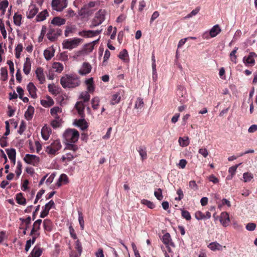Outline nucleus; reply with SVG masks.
<instances>
[{
	"label": "nucleus",
	"mask_w": 257,
	"mask_h": 257,
	"mask_svg": "<svg viewBox=\"0 0 257 257\" xmlns=\"http://www.w3.org/2000/svg\"><path fill=\"white\" fill-rule=\"evenodd\" d=\"M60 83L64 88H74L80 84V81L75 74H66L61 78Z\"/></svg>",
	"instance_id": "nucleus-1"
},
{
	"label": "nucleus",
	"mask_w": 257,
	"mask_h": 257,
	"mask_svg": "<svg viewBox=\"0 0 257 257\" xmlns=\"http://www.w3.org/2000/svg\"><path fill=\"white\" fill-rule=\"evenodd\" d=\"M100 5L99 1H91L88 4L83 6V7L79 11V16L84 17L92 15L96 9H92L95 7H98Z\"/></svg>",
	"instance_id": "nucleus-2"
},
{
	"label": "nucleus",
	"mask_w": 257,
	"mask_h": 257,
	"mask_svg": "<svg viewBox=\"0 0 257 257\" xmlns=\"http://www.w3.org/2000/svg\"><path fill=\"white\" fill-rule=\"evenodd\" d=\"M63 137L67 143H75L79 139V133L75 129H68L64 133Z\"/></svg>",
	"instance_id": "nucleus-3"
},
{
	"label": "nucleus",
	"mask_w": 257,
	"mask_h": 257,
	"mask_svg": "<svg viewBox=\"0 0 257 257\" xmlns=\"http://www.w3.org/2000/svg\"><path fill=\"white\" fill-rule=\"evenodd\" d=\"M105 14L106 12L104 10H99L95 14L90 27L93 28L101 24L105 20Z\"/></svg>",
	"instance_id": "nucleus-4"
},
{
	"label": "nucleus",
	"mask_w": 257,
	"mask_h": 257,
	"mask_svg": "<svg viewBox=\"0 0 257 257\" xmlns=\"http://www.w3.org/2000/svg\"><path fill=\"white\" fill-rule=\"evenodd\" d=\"M81 40V39L78 38L65 40L62 43L63 48L69 50L75 48L79 46Z\"/></svg>",
	"instance_id": "nucleus-5"
},
{
	"label": "nucleus",
	"mask_w": 257,
	"mask_h": 257,
	"mask_svg": "<svg viewBox=\"0 0 257 257\" xmlns=\"http://www.w3.org/2000/svg\"><path fill=\"white\" fill-rule=\"evenodd\" d=\"M61 145L59 140H55L46 149V152L49 155H55L57 152L61 148Z\"/></svg>",
	"instance_id": "nucleus-6"
},
{
	"label": "nucleus",
	"mask_w": 257,
	"mask_h": 257,
	"mask_svg": "<svg viewBox=\"0 0 257 257\" xmlns=\"http://www.w3.org/2000/svg\"><path fill=\"white\" fill-rule=\"evenodd\" d=\"M62 31L60 29L50 27L48 29L47 36L50 41L54 42L59 36L62 35Z\"/></svg>",
	"instance_id": "nucleus-7"
},
{
	"label": "nucleus",
	"mask_w": 257,
	"mask_h": 257,
	"mask_svg": "<svg viewBox=\"0 0 257 257\" xmlns=\"http://www.w3.org/2000/svg\"><path fill=\"white\" fill-rule=\"evenodd\" d=\"M52 8L53 10L61 12L66 8L67 6V0H52Z\"/></svg>",
	"instance_id": "nucleus-8"
},
{
	"label": "nucleus",
	"mask_w": 257,
	"mask_h": 257,
	"mask_svg": "<svg viewBox=\"0 0 257 257\" xmlns=\"http://www.w3.org/2000/svg\"><path fill=\"white\" fill-rule=\"evenodd\" d=\"M24 160L26 163L36 167L38 166L40 159L36 155L27 154L25 155Z\"/></svg>",
	"instance_id": "nucleus-9"
},
{
	"label": "nucleus",
	"mask_w": 257,
	"mask_h": 257,
	"mask_svg": "<svg viewBox=\"0 0 257 257\" xmlns=\"http://www.w3.org/2000/svg\"><path fill=\"white\" fill-rule=\"evenodd\" d=\"M161 240L167 248L168 252H171L172 250L170 248V246L175 247V244L172 240L170 234L168 232L166 233L162 236Z\"/></svg>",
	"instance_id": "nucleus-10"
},
{
	"label": "nucleus",
	"mask_w": 257,
	"mask_h": 257,
	"mask_svg": "<svg viewBox=\"0 0 257 257\" xmlns=\"http://www.w3.org/2000/svg\"><path fill=\"white\" fill-rule=\"evenodd\" d=\"M124 94V91L122 89L118 90L112 95L111 100V104L115 105L118 103L120 102L121 96H123Z\"/></svg>",
	"instance_id": "nucleus-11"
},
{
	"label": "nucleus",
	"mask_w": 257,
	"mask_h": 257,
	"mask_svg": "<svg viewBox=\"0 0 257 257\" xmlns=\"http://www.w3.org/2000/svg\"><path fill=\"white\" fill-rule=\"evenodd\" d=\"M54 202L51 200L48 203H47L44 206L42 207L43 210L41 211L40 214V217L45 218L47 216L49 212V210L54 207Z\"/></svg>",
	"instance_id": "nucleus-12"
},
{
	"label": "nucleus",
	"mask_w": 257,
	"mask_h": 257,
	"mask_svg": "<svg viewBox=\"0 0 257 257\" xmlns=\"http://www.w3.org/2000/svg\"><path fill=\"white\" fill-rule=\"evenodd\" d=\"M256 54L254 52H250L247 56H244L243 58V62L246 66L249 65L253 66L255 64L254 57H256Z\"/></svg>",
	"instance_id": "nucleus-13"
},
{
	"label": "nucleus",
	"mask_w": 257,
	"mask_h": 257,
	"mask_svg": "<svg viewBox=\"0 0 257 257\" xmlns=\"http://www.w3.org/2000/svg\"><path fill=\"white\" fill-rule=\"evenodd\" d=\"M219 220L223 226H227L229 225V223L230 222V218L228 213L226 212H222L220 214Z\"/></svg>",
	"instance_id": "nucleus-14"
},
{
	"label": "nucleus",
	"mask_w": 257,
	"mask_h": 257,
	"mask_svg": "<svg viewBox=\"0 0 257 257\" xmlns=\"http://www.w3.org/2000/svg\"><path fill=\"white\" fill-rule=\"evenodd\" d=\"M101 33V31H92V30H88V31H82L79 33V35L81 36H83L85 37H93Z\"/></svg>",
	"instance_id": "nucleus-15"
},
{
	"label": "nucleus",
	"mask_w": 257,
	"mask_h": 257,
	"mask_svg": "<svg viewBox=\"0 0 257 257\" xmlns=\"http://www.w3.org/2000/svg\"><path fill=\"white\" fill-rule=\"evenodd\" d=\"M91 66L87 62L83 64L82 68L79 70V73L81 75H85L89 73L91 70Z\"/></svg>",
	"instance_id": "nucleus-16"
},
{
	"label": "nucleus",
	"mask_w": 257,
	"mask_h": 257,
	"mask_svg": "<svg viewBox=\"0 0 257 257\" xmlns=\"http://www.w3.org/2000/svg\"><path fill=\"white\" fill-rule=\"evenodd\" d=\"M38 8L34 5H31L29 7L27 13V17L28 19H32L38 13Z\"/></svg>",
	"instance_id": "nucleus-17"
},
{
	"label": "nucleus",
	"mask_w": 257,
	"mask_h": 257,
	"mask_svg": "<svg viewBox=\"0 0 257 257\" xmlns=\"http://www.w3.org/2000/svg\"><path fill=\"white\" fill-rule=\"evenodd\" d=\"M85 84L87 85V91L92 93L95 90V85L92 77L89 78L85 80Z\"/></svg>",
	"instance_id": "nucleus-18"
},
{
	"label": "nucleus",
	"mask_w": 257,
	"mask_h": 257,
	"mask_svg": "<svg viewBox=\"0 0 257 257\" xmlns=\"http://www.w3.org/2000/svg\"><path fill=\"white\" fill-rule=\"evenodd\" d=\"M51 133V129L50 127L47 126L46 125L44 126L41 130L42 137L44 140L47 141L49 139L50 134Z\"/></svg>",
	"instance_id": "nucleus-19"
},
{
	"label": "nucleus",
	"mask_w": 257,
	"mask_h": 257,
	"mask_svg": "<svg viewBox=\"0 0 257 257\" xmlns=\"http://www.w3.org/2000/svg\"><path fill=\"white\" fill-rule=\"evenodd\" d=\"M36 74L41 84H43L45 82V77L43 72V69L41 67H38L36 71Z\"/></svg>",
	"instance_id": "nucleus-20"
},
{
	"label": "nucleus",
	"mask_w": 257,
	"mask_h": 257,
	"mask_svg": "<svg viewBox=\"0 0 257 257\" xmlns=\"http://www.w3.org/2000/svg\"><path fill=\"white\" fill-rule=\"evenodd\" d=\"M75 108L77 109L79 115L82 118L85 116L84 114V105L82 102H77L75 104Z\"/></svg>",
	"instance_id": "nucleus-21"
},
{
	"label": "nucleus",
	"mask_w": 257,
	"mask_h": 257,
	"mask_svg": "<svg viewBox=\"0 0 257 257\" xmlns=\"http://www.w3.org/2000/svg\"><path fill=\"white\" fill-rule=\"evenodd\" d=\"M28 90L33 98L37 97L36 90L37 88L32 82H30L27 85Z\"/></svg>",
	"instance_id": "nucleus-22"
},
{
	"label": "nucleus",
	"mask_w": 257,
	"mask_h": 257,
	"mask_svg": "<svg viewBox=\"0 0 257 257\" xmlns=\"http://www.w3.org/2000/svg\"><path fill=\"white\" fill-rule=\"evenodd\" d=\"M75 124L82 130H86L88 127V123L84 118L76 120Z\"/></svg>",
	"instance_id": "nucleus-23"
},
{
	"label": "nucleus",
	"mask_w": 257,
	"mask_h": 257,
	"mask_svg": "<svg viewBox=\"0 0 257 257\" xmlns=\"http://www.w3.org/2000/svg\"><path fill=\"white\" fill-rule=\"evenodd\" d=\"M7 153L8 155V157L14 165L16 163V151L15 149H7L6 150Z\"/></svg>",
	"instance_id": "nucleus-24"
},
{
	"label": "nucleus",
	"mask_w": 257,
	"mask_h": 257,
	"mask_svg": "<svg viewBox=\"0 0 257 257\" xmlns=\"http://www.w3.org/2000/svg\"><path fill=\"white\" fill-rule=\"evenodd\" d=\"M42 222V220L40 219L37 220L35 221L33 224V228L31 230L30 235H32L35 234V233H37L38 231L40 229V225Z\"/></svg>",
	"instance_id": "nucleus-25"
},
{
	"label": "nucleus",
	"mask_w": 257,
	"mask_h": 257,
	"mask_svg": "<svg viewBox=\"0 0 257 257\" xmlns=\"http://www.w3.org/2000/svg\"><path fill=\"white\" fill-rule=\"evenodd\" d=\"M41 104L45 107H48L52 106L54 104L53 99L49 96H47L46 99L41 100Z\"/></svg>",
	"instance_id": "nucleus-26"
},
{
	"label": "nucleus",
	"mask_w": 257,
	"mask_h": 257,
	"mask_svg": "<svg viewBox=\"0 0 257 257\" xmlns=\"http://www.w3.org/2000/svg\"><path fill=\"white\" fill-rule=\"evenodd\" d=\"M34 107L31 105H29L27 110L25 113V117L28 120H30L32 119L34 113Z\"/></svg>",
	"instance_id": "nucleus-27"
},
{
	"label": "nucleus",
	"mask_w": 257,
	"mask_h": 257,
	"mask_svg": "<svg viewBox=\"0 0 257 257\" xmlns=\"http://www.w3.org/2000/svg\"><path fill=\"white\" fill-rule=\"evenodd\" d=\"M66 23V20L59 17H55L51 21V23L54 25L60 26L64 25Z\"/></svg>",
	"instance_id": "nucleus-28"
},
{
	"label": "nucleus",
	"mask_w": 257,
	"mask_h": 257,
	"mask_svg": "<svg viewBox=\"0 0 257 257\" xmlns=\"http://www.w3.org/2000/svg\"><path fill=\"white\" fill-rule=\"evenodd\" d=\"M31 69V62L30 58L27 57L24 64V72L28 75L30 73Z\"/></svg>",
	"instance_id": "nucleus-29"
},
{
	"label": "nucleus",
	"mask_w": 257,
	"mask_h": 257,
	"mask_svg": "<svg viewBox=\"0 0 257 257\" xmlns=\"http://www.w3.org/2000/svg\"><path fill=\"white\" fill-rule=\"evenodd\" d=\"M221 32V29L218 25L214 26L210 30L209 35L211 38L215 37Z\"/></svg>",
	"instance_id": "nucleus-30"
},
{
	"label": "nucleus",
	"mask_w": 257,
	"mask_h": 257,
	"mask_svg": "<svg viewBox=\"0 0 257 257\" xmlns=\"http://www.w3.org/2000/svg\"><path fill=\"white\" fill-rule=\"evenodd\" d=\"M55 50L50 48L47 49L44 51V56L45 58L47 60H50L54 56Z\"/></svg>",
	"instance_id": "nucleus-31"
},
{
	"label": "nucleus",
	"mask_w": 257,
	"mask_h": 257,
	"mask_svg": "<svg viewBox=\"0 0 257 257\" xmlns=\"http://www.w3.org/2000/svg\"><path fill=\"white\" fill-rule=\"evenodd\" d=\"M42 248L35 246L28 257H40L42 253Z\"/></svg>",
	"instance_id": "nucleus-32"
},
{
	"label": "nucleus",
	"mask_w": 257,
	"mask_h": 257,
	"mask_svg": "<svg viewBox=\"0 0 257 257\" xmlns=\"http://www.w3.org/2000/svg\"><path fill=\"white\" fill-rule=\"evenodd\" d=\"M43 226L45 231L50 232L52 230V222L50 219H45L43 221Z\"/></svg>",
	"instance_id": "nucleus-33"
},
{
	"label": "nucleus",
	"mask_w": 257,
	"mask_h": 257,
	"mask_svg": "<svg viewBox=\"0 0 257 257\" xmlns=\"http://www.w3.org/2000/svg\"><path fill=\"white\" fill-rule=\"evenodd\" d=\"M67 184L68 182V178L66 174H61L59 178L58 182L56 183V186L58 187L62 185V183Z\"/></svg>",
	"instance_id": "nucleus-34"
},
{
	"label": "nucleus",
	"mask_w": 257,
	"mask_h": 257,
	"mask_svg": "<svg viewBox=\"0 0 257 257\" xmlns=\"http://www.w3.org/2000/svg\"><path fill=\"white\" fill-rule=\"evenodd\" d=\"M208 247L212 250H222V246L217 242H213L209 244Z\"/></svg>",
	"instance_id": "nucleus-35"
},
{
	"label": "nucleus",
	"mask_w": 257,
	"mask_h": 257,
	"mask_svg": "<svg viewBox=\"0 0 257 257\" xmlns=\"http://www.w3.org/2000/svg\"><path fill=\"white\" fill-rule=\"evenodd\" d=\"M16 200L19 204L25 205L26 204V199L24 197L22 193H19L17 194Z\"/></svg>",
	"instance_id": "nucleus-36"
},
{
	"label": "nucleus",
	"mask_w": 257,
	"mask_h": 257,
	"mask_svg": "<svg viewBox=\"0 0 257 257\" xmlns=\"http://www.w3.org/2000/svg\"><path fill=\"white\" fill-rule=\"evenodd\" d=\"M52 68L58 73H61L64 68L63 65L60 62H54L52 64Z\"/></svg>",
	"instance_id": "nucleus-37"
},
{
	"label": "nucleus",
	"mask_w": 257,
	"mask_h": 257,
	"mask_svg": "<svg viewBox=\"0 0 257 257\" xmlns=\"http://www.w3.org/2000/svg\"><path fill=\"white\" fill-rule=\"evenodd\" d=\"M48 15L49 14L47 11L44 10L37 15L36 20L38 22L44 21Z\"/></svg>",
	"instance_id": "nucleus-38"
},
{
	"label": "nucleus",
	"mask_w": 257,
	"mask_h": 257,
	"mask_svg": "<svg viewBox=\"0 0 257 257\" xmlns=\"http://www.w3.org/2000/svg\"><path fill=\"white\" fill-rule=\"evenodd\" d=\"M178 142L181 147H186L189 144V138L187 137H184L183 138L180 137Z\"/></svg>",
	"instance_id": "nucleus-39"
},
{
	"label": "nucleus",
	"mask_w": 257,
	"mask_h": 257,
	"mask_svg": "<svg viewBox=\"0 0 257 257\" xmlns=\"http://www.w3.org/2000/svg\"><path fill=\"white\" fill-rule=\"evenodd\" d=\"M138 152L141 157L142 160H144L147 158L146 148L145 147H140L139 148Z\"/></svg>",
	"instance_id": "nucleus-40"
},
{
	"label": "nucleus",
	"mask_w": 257,
	"mask_h": 257,
	"mask_svg": "<svg viewBox=\"0 0 257 257\" xmlns=\"http://www.w3.org/2000/svg\"><path fill=\"white\" fill-rule=\"evenodd\" d=\"M118 57L120 59L123 60L124 61H127L128 54L127 50L126 49H123L121 51H120Z\"/></svg>",
	"instance_id": "nucleus-41"
},
{
	"label": "nucleus",
	"mask_w": 257,
	"mask_h": 257,
	"mask_svg": "<svg viewBox=\"0 0 257 257\" xmlns=\"http://www.w3.org/2000/svg\"><path fill=\"white\" fill-rule=\"evenodd\" d=\"M144 105L143 98L138 97L136 101L135 107L138 109H141Z\"/></svg>",
	"instance_id": "nucleus-42"
},
{
	"label": "nucleus",
	"mask_w": 257,
	"mask_h": 257,
	"mask_svg": "<svg viewBox=\"0 0 257 257\" xmlns=\"http://www.w3.org/2000/svg\"><path fill=\"white\" fill-rule=\"evenodd\" d=\"M22 15L21 14H15L14 16V24L18 26L21 25Z\"/></svg>",
	"instance_id": "nucleus-43"
},
{
	"label": "nucleus",
	"mask_w": 257,
	"mask_h": 257,
	"mask_svg": "<svg viewBox=\"0 0 257 257\" xmlns=\"http://www.w3.org/2000/svg\"><path fill=\"white\" fill-rule=\"evenodd\" d=\"M89 93L88 91L82 92L80 94V98L83 99L84 102L88 101L90 98Z\"/></svg>",
	"instance_id": "nucleus-44"
},
{
	"label": "nucleus",
	"mask_w": 257,
	"mask_h": 257,
	"mask_svg": "<svg viewBox=\"0 0 257 257\" xmlns=\"http://www.w3.org/2000/svg\"><path fill=\"white\" fill-rule=\"evenodd\" d=\"M99 103V99L98 97H94L91 100L92 107L94 110L97 109L98 108Z\"/></svg>",
	"instance_id": "nucleus-45"
},
{
	"label": "nucleus",
	"mask_w": 257,
	"mask_h": 257,
	"mask_svg": "<svg viewBox=\"0 0 257 257\" xmlns=\"http://www.w3.org/2000/svg\"><path fill=\"white\" fill-rule=\"evenodd\" d=\"M9 6L8 0H4L0 3V10H2L3 14L4 15L7 8Z\"/></svg>",
	"instance_id": "nucleus-46"
},
{
	"label": "nucleus",
	"mask_w": 257,
	"mask_h": 257,
	"mask_svg": "<svg viewBox=\"0 0 257 257\" xmlns=\"http://www.w3.org/2000/svg\"><path fill=\"white\" fill-rule=\"evenodd\" d=\"M78 221L81 229L83 230L84 228V220L83 219V213L80 211H78Z\"/></svg>",
	"instance_id": "nucleus-47"
},
{
	"label": "nucleus",
	"mask_w": 257,
	"mask_h": 257,
	"mask_svg": "<svg viewBox=\"0 0 257 257\" xmlns=\"http://www.w3.org/2000/svg\"><path fill=\"white\" fill-rule=\"evenodd\" d=\"M154 195L158 200L160 201L162 200L163 198L162 189L160 188L156 189L154 192Z\"/></svg>",
	"instance_id": "nucleus-48"
},
{
	"label": "nucleus",
	"mask_w": 257,
	"mask_h": 257,
	"mask_svg": "<svg viewBox=\"0 0 257 257\" xmlns=\"http://www.w3.org/2000/svg\"><path fill=\"white\" fill-rule=\"evenodd\" d=\"M141 203L148 206L150 209L155 208V204L151 201L147 199H143L141 200Z\"/></svg>",
	"instance_id": "nucleus-49"
},
{
	"label": "nucleus",
	"mask_w": 257,
	"mask_h": 257,
	"mask_svg": "<svg viewBox=\"0 0 257 257\" xmlns=\"http://www.w3.org/2000/svg\"><path fill=\"white\" fill-rule=\"evenodd\" d=\"M1 80L6 81L8 79V71L6 68H2L1 70Z\"/></svg>",
	"instance_id": "nucleus-50"
},
{
	"label": "nucleus",
	"mask_w": 257,
	"mask_h": 257,
	"mask_svg": "<svg viewBox=\"0 0 257 257\" xmlns=\"http://www.w3.org/2000/svg\"><path fill=\"white\" fill-rule=\"evenodd\" d=\"M240 164H239L238 165H235L229 168L228 172L231 175V178H232L233 177V176L235 175L237 168L238 167V166Z\"/></svg>",
	"instance_id": "nucleus-51"
},
{
	"label": "nucleus",
	"mask_w": 257,
	"mask_h": 257,
	"mask_svg": "<svg viewBox=\"0 0 257 257\" xmlns=\"http://www.w3.org/2000/svg\"><path fill=\"white\" fill-rule=\"evenodd\" d=\"M0 30L1 33L4 38L7 37V32L5 28V25L3 22L2 19H0Z\"/></svg>",
	"instance_id": "nucleus-52"
},
{
	"label": "nucleus",
	"mask_w": 257,
	"mask_h": 257,
	"mask_svg": "<svg viewBox=\"0 0 257 257\" xmlns=\"http://www.w3.org/2000/svg\"><path fill=\"white\" fill-rule=\"evenodd\" d=\"M181 215L183 218L186 219L187 220H190L191 219L190 213L187 210H181Z\"/></svg>",
	"instance_id": "nucleus-53"
},
{
	"label": "nucleus",
	"mask_w": 257,
	"mask_h": 257,
	"mask_svg": "<svg viewBox=\"0 0 257 257\" xmlns=\"http://www.w3.org/2000/svg\"><path fill=\"white\" fill-rule=\"evenodd\" d=\"M31 223V217L28 216L27 217V220L25 224L22 226L20 227V229H25V230H28L29 228V226Z\"/></svg>",
	"instance_id": "nucleus-54"
},
{
	"label": "nucleus",
	"mask_w": 257,
	"mask_h": 257,
	"mask_svg": "<svg viewBox=\"0 0 257 257\" xmlns=\"http://www.w3.org/2000/svg\"><path fill=\"white\" fill-rule=\"evenodd\" d=\"M26 122H25V121L22 120L21 122L19 129L18 131V133L20 134V135H22L24 133L25 130H26Z\"/></svg>",
	"instance_id": "nucleus-55"
},
{
	"label": "nucleus",
	"mask_w": 257,
	"mask_h": 257,
	"mask_svg": "<svg viewBox=\"0 0 257 257\" xmlns=\"http://www.w3.org/2000/svg\"><path fill=\"white\" fill-rule=\"evenodd\" d=\"M22 163L20 161L17 163V169L16 170V173L18 178L19 177L20 175L22 173Z\"/></svg>",
	"instance_id": "nucleus-56"
},
{
	"label": "nucleus",
	"mask_w": 257,
	"mask_h": 257,
	"mask_svg": "<svg viewBox=\"0 0 257 257\" xmlns=\"http://www.w3.org/2000/svg\"><path fill=\"white\" fill-rule=\"evenodd\" d=\"M74 158V156L71 153H67L65 156H63L62 160L63 161H71Z\"/></svg>",
	"instance_id": "nucleus-57"
},
{
	"label": "nucleus",
	"mask_w": 257,
	"mask_h": 257,
	"mask_svg": "<svg viewBox=\"0 0 257 257\" xmlns=\"http://www.w3.org/2000/svg\"><path fill=\"white\" fill-rule=\"evenodd\" d=\"M61 119H54L52 121L51 124L53 128H57L61 125Z\"/></svg>",
	"instance_id": "nucleus-58"
},
{
	"label": "nucleus",
	"mask_w": 257,
	"mask_h": 257,
	"mask_svg": "<svg viewBox=\"0 0 257 257\" xmlns=\"http://www.w3.org/2000/svg\"><path fill=\"white\" fill-rule=\"evenodd\" d=\"M243 178L244 182H247L250 181L253 178V175L250 173H244L243 174Z\"/></svg>",
	"instance_id": "nucleus-59"
},
{
	"label": "nucleus",
	"mask_w": 257,
	"mask_h": 257,
	"mask_svg": "<svg viewBox=\"0 0 257 257\" xmlns=\"http://www.w3.org/2000/svg\"><path fill=\"white\" fill-rule=\"evenodd\" d=\"M50 112L52 115L58 114V113L61 112V108L58 106H55L51 109Z\"/></svg>",
	"instance_id": "nucleus-60"
},
{
	"label": "nucleus",
	"mask_w": 257,
	"mask_h": 257,
	"mask_svg": "<svg viewBox=\"0 0 257 257\" xmlns=\"http://www.w3.org/2000/svg\"><path fill=\"white\" fill-rule=\"evenodd\" d=\"M46 31H47V28L46 26H43L42 27V30H41V34H40V36L39 37V42H41L43 39V38L46 33Z\"/></svg>",
	"instance_id": "nucleus-61"
},
{
	"label": "nucleus",
	"mask_w": 257,
	"mask_h": 257,
	"mask_svg": "<svg viewBox=\"0 0 257 257\" xmlns=\"http://www.w3.org/2000/svg\"><path fill=\"white\" fill-rule=\"evenodd\" d=\"M195 216L197 220H202L205 219V214H204L200 211H196L195 213Z\"/></svg>",
	"instance_id": "nucleus-62"
},
{
	"label": "nucleus",
	"mask_w": 257,
	"mask_h": 257,
	"mask_svg": "<svg viewBox=\"0 0 257 257\" xmlns=\"http://www.w3.org/2000/svg\"><path fill=\"white\" fill-rule=\"evenodd\" d=\"M75 248L77 250V251L79 254V255H80L81 254L82 251V247L81 246V242H80V241L79 240H77L76 241Z\"/></svg>",
	"instance_id": "nucleus-63"
},
{
	"label": "nucleus",
	"mask_w": 257,
	"mask_h": 257,
	"mask_svg": "<svg viewBox=\"0 0 257 257\" xmlns=\"http://www.w3.org/2000/svg\"><path fill=\"white\" fill-rule=\"evenodd\" d=\"M7 138L5 136H3L0 139V145L3 148H4L8 145V143L7 142Z\"/></svg>",
	"instance_id": "nucleus-64"
}]
</instances>
